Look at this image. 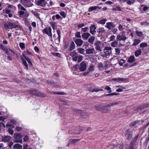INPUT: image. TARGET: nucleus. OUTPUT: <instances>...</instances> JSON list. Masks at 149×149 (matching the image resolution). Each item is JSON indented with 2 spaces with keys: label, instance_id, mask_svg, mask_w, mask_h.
<instances>
[{
  "label": "nucleus",
  "instance_id": "f257e3e1",
  "mask_svg": "<svg viewBox=\"0 0 149 149\" xmlns=\"http://www.w3.org/2000/svg\"><path fill=\"white\" fill-rule=\"evenodd\" d=\"M94 45L96 50L100 52L102 50L104 45V43L102 42L97 41L95 43Z\"/></svg>",
  "mask_w": 149,
  "mask_h": 149
},
{
  "label": "nucleus",
  "instance_id": "f03ea898",
  "mask_svg": "<svg viewBox=\"0 0 149 149\" xmlns=\"http://www.w3.org/2000/svg\"><path fill=\"white\" fill-rule=\"evenodd\" d=\"M14 138L15 140L16 143H21L22 139H20L22 137V135L21 134L15 133L14 135Z\"/></svg>",
  "mask_w": 149,
  "mask_h": 149
},
{
  "label": "nucleus",
  "instance_id": "7ed1b4c3",
  "mask_svg": "<svg viewBox=\"0 0 149 149\" xmlns=\"http://www.w3.org/2000/svg\"><path fill=\"white\" fill-rule=\"evenodd\" d=\"M125 32L123 31L122 33V35H118L116 37V40L118 41H120L121 40L125 41L127 39V37L125 36Z\"/></svg>",
  "mask_w": 149,
  "mask_h": 149
},
{
  "label": "nucleus",
  "instance_id": "20e7f679",
  "mask_svg": "<svg viewBox=\"0 0 149 149\" xmlns=\"http://www.w3.org/2000/svg\"><path fill=\"white\" fill-rule=\"evenodd\" d=\"M43 32L47 34L49 36L52 37V29L50 27L46 28L44 29Z\"/></svg>",
  "mask_w": 149,
  "mask_h": 149
},
{
  "label": "nucleus",
  "instance_id": "39448f33",
  "mask_svg": "<svg viewBox=\"0 0 149 149\" xmlns=\"http://www.w3.org/2000/svg\"><path fill=\"white\" fill-rule=\"evenodd\" d=\"M125 136L128 140H130L132 137V132L130 130L128 129L126 132Z\"/></svg>",
  "mask_w": 149,
  "mask_h": 149
},
{
  "label": "nucleus",
  "instance_id": "423d86ee",
  "mask_svg": "<svg viewBox=\"0 0 149 149\" xmlns=\"http://www.w3.org/2000/svg\"><path fill=\"white\" fill-rule=\"evenodd\" d=\"M86 65L84 62L83 61L80 63L79 66V69L81 71H85L86 70Z\"/></svg>",
  "mask_w": 149,
  "mask_h": 149
},
{
  "label": "nucleus",
  "instance_id": "0eeeda50",
  "mask_svg": "<svg viewBox=\"0 0 149 149\" xmlns=\"http://www.w3.org/2000/svg\"><path fill=\"white\" fill-rule=\"evenodd\" d=\"M86 53L87 54H95L96 51L94 48H88L86 50Z\"/></svg>",
  "mask_w": 149,
  "mask_h": 149
},
{
  "label": "nucleus",
  "instance_id": "6e6552de",
  "mask_svg": "<svg viewBox=\"0 0 149 149\" xmlns=\"http://www.w3.org/2000/svg\"><path fill=\"white\" fill-rule=\"evenodd\" d=\"M76 113L78 114V115H80L82 116H85V115H87V113H85L84 111H82L80 110L77 109H74L73 110Z\"/></svg>",
  "mask_w": 149,
  "mask_h": 149
},
{
  "label": "nucleus",
  "instance_id": "1a4fd4ad",
  "mask_svg": "<svg viewBox=\"0 0 149 149\" xmlns=\"http://www.w3.org/2000/svg\"><path fill=\"white\" fill-rule=\"evenodd\" d=\"M83 58V57L81 55H77L73 58V60L75 61H77L78 63L81 62Z\"/></svg>",
  "mask_w": 149,
  "mask_h": 149
},
{
  "label": "nucleus",
  "instance_id": "9d476101",
  "mask_svg": "<svg viewBox=\"0 0 149 149\" xmlns=\"http://www.w3.org/2000/svg\"><path fill=\"white\" fill-rule=\"evenodd\" d=\"M90 32L93 35H94L96 32L95 30L96 29L95 25H91L90 27Z\"/></svg>",
  "mask_w": 149,
  "mask_h": 149
},
{
  "label": "nucleus",
  "instance_id": "9b49d317",
  "mask_svg": "<svg viewBox=\"0 0 149 149\" xmlns=\"http://www.w3.org/2000/svg\"><path fill=\"white\" fill-rule=\"evenodd\" d=\"M45 0H38L37 1L36 4L38 6L45 7L46 6Z\"/></svg>",
  "mask_w": 149,
  "mask_h": 149
},
{
  "label": "nucleus",
  "instance_id": "f8f14e48",
  "mask_svg": "<svg viewBox=\"0 0 149 149\" xmlns=\"http://www.w3.org/2000/svg\"><path fill=\"white\" fill-rule=\"evenodd\" d=\"M106 27L109 30L113 29L115 27L114 25L112 22H107L106 23Z\"/></svg>",
  "mask_w": 149,
  "mask_h": 149
},
{
  "label": "nucleus",
  "instance_id": "ddd939ff",
  "mask_svg": "<svg viewBox=\"0 0 149 149\" xmlns=\"http://www.w3.org/2000/svg\"><path fill=\"white\" fill-rule=\"evenodd\" d=\"M95 109L97 111H100L102 112L104 111V106H102L99 105L97 106H95L94 107Z\"/></svg>",
  "mask_w": 149,
  "mask_h": 149
},
{
  "label": "nucleus",
  "instance_id": "4468645a",
  "mask_svg": "<svg viewBox=\"0 0 149 149\" xmlns=\"http://www.w3.org/2000/svg\"><path fill=\"white\" fill-rule=\"evenodd\" d=\"M76 44L78 46H80L83 44V41L81 39H76L75 41Z\"/></svg>",
  "mask_w": 149,
  "mask_h": 149
},
{
  "label": "nucleus",
  "instance_id": "2eb2a0df",
  "mask_svg": "<svg viewBox=\"0 0 149 149\" xmlns=\"http://www.w3.org/2000/svg\"><path fill=\"white\" fill-rule=\"evenodd\" d=\"M11 138L9 136H6L3 137L2 140L4 142H8L11 140Z\"/></svg>",
  "mask_w": 149,
  "mask_h": 149
},
{
  "label": "nucleus",
  "instance_id": "dca6fc26",
  "mask_svg": "<svg viewBox=\"0 0 149 149\" xmlns=\"http://www.w3.org/2000/svg\"><path fill=\"white\" fill-rule=\"evenodd\" d=\"M95 39V38L93 36H91L88 40V42L91 45H93Z\"/></svg>",
  "mask_w": 149,
  "mask_h": 149
},
{
  "label": "nucleus",
  "instance_id": "f3484780",
  "mask_svg": "<svg viewBox=\"0 0 149 149\" xmlns=\"http://www.w3.org/2000/svg\"><path fill=\"white\" fill-rule=\"evenodd\" d=\"M91 35V34L88 33H84L82 35V36L83 38L85 40L88 39L89 37Z\"/></svg>",
  "mask_w": 149,
  "mask_h": 149
},
{
  "label": "nucleus",
  "instance_id": "a211bd4d",
  "mask_svg": "<svg viewBox=\"0 0 149 149\" xmlns=\"http://www.w3.org/2000/svg\"><path fill=\"white\" fill-rule=\"evenodd\" d=\"M88 91L91 92H97L98 91H102V89H99L97 88H90L88 89Z\"/></svg>",
  "mask_w": 149,
  "mask_h": 149
},
{
  "label": "nucleus",
  "instance_id": "6ab92c4d",
  "mask_svg": "<svg viewBox=\"0 0 149 149\" xmlns=\"http://www.w3.org/2000/svg\"><path fill=\"white\" fill-rule=\"evenodd\" d=\"M126 79L125 78H113L112 79V80L113 81H116L117 82L119 81H124Z\"/></svg>",
  "mask_w": 149,
  "mask_h": 149
},
{
  "label": "nucleus",
  "instance_id": "aec40b11",
  "mask_svg": "<svg viewBox=\"0 0 149 149\" xmlns=\"http://www.w3.org/2000/svg\"><path fill=\"white\" fill-rule=\"evenodd\" d=\"M75 45L74 42L73 41H72L70 46L69 50V51H71L75 47Z\"/></svg>",
  "mask_w": 149,
  "mask_h": 149
},
{
  "label": "nucleus",
  "instance_id": "412c9836",
  "mask_svg": "<svg viewBox=\"0 0 149 149\" xmlns=\"http://www.w3.org/2000/svg\"><path fill=\"white\" fill-rule=\"evenodd\" d=\"M22 56L26 59V60L28 61L29 64H30V65H32V64L31 61L30 59L26 57V56L24 55V54H22Z\"/></svg>",
  "mask_w": 149,
  "mask_h": 149
},
{
  "label": "nucleus",
  "instance_id": "4be33fe9",
  "mask_svg": "<svg viewBox=\"0 0 149 149\" xmlns=\"http://www.w3.org/2000/svg\"><path fill=\"white\" fill-rule=\"evenodd\" d=\"M77 50L79 53L83 54H85L84 52L85 50L84 49L82 48H78Z\"/></svg>",
  "mask_w": 149,
  "mask_h": 149
},
{
  "label": "nucleus",
  "instance_id": "5701e85b",
  "mask_svg": "<svg viewBox=\"0 0 149 149\" xmlns=\"http://www.w3.org/2000/svg\"><path fill=\"white\" fill-rule=\"evenodd\" d=\"M118 41L115 40L114 42L111 43V45L112 47H117L118 45Z\"/></svg>",
  "mask_w": 149,
  "mask_h": 149
},
{
  "label": "nucleus",
  "instance_id": "b1692460",
  "mask_svg": "<svg viewBox=\"0 0 149 149\" xmlns=\"http://www.w3.org/2000/svg\"><path fill=\"white\" fill-rule=\"evenodd\" d=\"M22 145L18 143L15 144L13 146V148L18 149H21L22 148Z\"/></svg>",
  "mask_w": 149,
  "mask_h": 149
},
{
  "label": "nucleus",
  "instance_id": "393cba45",
  "mask_svg": "<svg viewBox=\"0 0 149 149\" xmlns=\"http://www.w3.org/2000/svg\"><path fill=\"white\" fill-rule=\"evenodd\" d=\"M135 61L134 57V56H130L128 58L127 61L129 63H132Z\"/></svg>",
  "mask_w": 149,
  "mask_h": 149
},
{
  "label": "nucleus",
  "instance_id": "a878e982",
  "mask_svg": "<svg viewBox=\"0 0 149 149\" xmlns=\"http://www.w3.org/2000/svg\"><path fill=\"white\" fill-rule=\"evenodd\" d=\"M105 32L104 28L103 27L100 28L98 29L97 32L99 34H102V33H104Z\"/></svg>",
  "mask_w": 149,
  "mask_h": 149
},
{
  "label": "nucleus",
  "instance_id": "bb28decb",
  "mask_svg": "<svg viewBox=\"0 0 149 149\" xmlns=\"http://www.w3.org/2000/svg\"><path fill=\"white\" fill-rule=\"evenodd\" d=\"M141 42V41L139 39H135L134 40V42L133 45L134 46H136L139 44Z\"/></svg>",
  "mask_w": 149,
  "mask_h": 149
},
{
  "label": "nucleus",
  "instance_id": "cd10ccee",
  "mask_svg": "<svg viewBox=\"0 0 149 149\" xmlns=\"http://www.w3.org/2000/svg\"><path fill=\"white\" fill-rule=\"evenodd\" d=\"M141 51L140 49L136 50L135 52V55L136 57L139 56L141 54Z\"/></svg>",
  "mask_w": 149,
  "mask_h": 149
},
{
  "label": "nucleus",
  "instance_id": "c85d7f7f",
  "mask_svg": "<svg viewBox=\"0 0 149 149\" xmlns=\"http://www.w3.org/2000/svg\"><path fill=\"white\" fill-rule=\"evenodd\" d=\"M21 60L22 61L23 64H24V65L25 66L26 68V69L28 70V65L27 64V63L26 62L24 59L23 58H21Z\"/></svg>",
  "mask_w": 149,
  "mask_h": 149
},
{
  "label": "nucleus",
  "instance_id": "c756f323",
  "mask_svg": "<svg viewBox=\"0 0 149 149\" xmlns=\"http://www.w3.org/2000/svg\"><path fill=\"white\" fill-rule=\"evenodd\" d=\"M115 54L118 55L120 54V49L118 48H115Z\"/></svg>",
  "mask_w": 149,
  "mask_h": 149
},
{
  "label": "nucleus",
  "instance_id": "7c9ffc66",
  "mask_svg": "<svg viewBox=\"0 0 149 149\" xmlns=\"http://www.w3.org/2000/svg\"><path fill=\"white\" fill-rule=\"evenodd\" d=\"M52 94H57L58 95H64L66 93L64 92H52L51 93Z\"/></svg>",
  "mask_w": 149,
  "mask_h": 149
},
{
  "label": "nucleus",
  "instance_id": "2f4dec72",
  "mask_svg": "<svg viewBox=\"0 0 149 149\" xmlns=\"http://www.w3.org/2000/svg\"><path fill=\"white\" fill-rule=\"evenodd\" d=\"M18 7L19 9L20 10H23L24 11L26 10V9L24 7L22 6V5L20 4H19L18 5Z\"/></svg>",
  "mask_w": 149,
  "mask_h": 149
},
{
  "label": "nucleus",
  "instance_id": "473e14b6",
  "mask_svg": "<svg viewBox=\"0 0 149 149\" xmlns=\"http://www.w3.org/2000/svg\"><path fill=\"white\" fill-rule=\"evenodd\" d=\"M111 54V51H106L105 52V54L107 58Z\"/></svg>",
  "mask_w": 149,
  "mask_h": 149
},
{
  "label": "nucleus",
  "instance_id": "72a5a7b5",
  "mask_svg": "<svg viewBox=\"0 0 149 149\" xmlns=\"http://www.w3.org/2000/svg\"><path fill=\"white\" fill-rule=\"evenodd\" d=\"M70 54L71 56L73 57L75 55H77V53L75 50H74L71 52L70 53Z\"/></svg>",
  "mask_w": 149,
  "mask_h": 149
},
{
  "label": "nucleus",
  "instance_id": "f704fd0d",
  "mask_svg": "<svg viewBox=\"0 0 149 149\" xmlns=\"http://www.w3.org/2000/svg\"><path fill=\"white\" fill-rule=\"evenodd\" d=\"M31 12L36 17H39V15L37 12L34 11L33 10H32Z\"/></svg>",
  "mask_w": 149,
  "mask_h": 149
},
{
  "label": "nucleus",
  "instance_id": "c9c22d12",
  "mask_svg": "<svg viewBox=\"0 0 149 149\" xmlns=\"http://www.w3.org/2000/svg\"><path fill=\"white\" fill-rule=\"evenodd\" d=\"M148 45L146 43L143 42L141 43L140 45V47L141 48H143L147 47Z\"/></svg>",
  "mask_w": 149,
  "mask_h": 149
},
{
  "label": "nucleus",
  "instance_id": "e433bc0d",
  "mask_svg": "<svg viewBox=\"0 0 149 149\" xmlns=\"http://www.w3.org/2000/svg\"><path fill=\"white\" fill-rule=\"evenodd\" d=\"M111 103L112 106L116 105L118 104H121L122 103V102L121 101H116L115 102H112Z\"/></svg>",
  "mask_w": 149,
  "mask_h": 149
},
{
  "label": "nucleus",
  "instance_id": "4c0bfd02",
  "mask_svg": "<svg viewBox=\"0 0 149 149\" xmlns=\"http://www.w3.org/2000/svg\"><path fill=\"white\" fill-rule=\"evenodd\" d=\"M57 34L58 35V41L59 42L60 41V38H61V32L59 30H57Z\"/></svg>",
  "mask_w": 149,
  "mask_h": 149
},
{
  "label": "nucleus",
  "instance_id": "58836bf2",
  "mask_svg": "<svg viewBox=\"0 0 149 149\" xmlns=\"http://www.w3.org/2000/svg\"><path fill=\"white\" fill-rule=\"evenodd\" d=\"M94 69V66L93 65H90L88 69V71L89 72L92 70H93Z\"/></svg>",
  "mask_w": 149,
  "mask_h": 149
},
{
  "label": "nucleus",
  "instance_id": "ea45409f",
  "mask_svg": "<svg viewBox=\"0 0 149 149\" xmlns=\"http://www.w3.org/2000/svg\"><path fill=\"white\" fill-rule=\"evenodd\" d=\"M112 48L110 47H105L104 49V51L105 50H107L108 51H111V50H112Z\"/></svg>",
  "mask_w": 149,
  "mask_h": 149
},
{
  "label": "nucleus",
  "instance_id": "a19ab883",
  "mask_svg": "<svg viewBox=\"0 0 149 149\" xmlns=\"http://www.w3.org/2000/svg\"><path fill=\"white\" fill-rule=\"evenodd\" d=\"M119 145L117 144H111L109 146V147L111 148H113L114 147H116Z\"/></svg>",
  "mask_w": 149,
  "mask_h": 149
},
{
  "label": "nucleus",
  "instance_id": "79ce46f5",
  "mask_svg": "<svg viewBox=\"0 0 149 149\" xmlns=\"http://www.w3.org/2000/svg\"><path fill=\"white\" fill-rule=\"evenodd\" d=\"M96 9V6L91 7L89 8V11H92L93 10H95Z\"/></svg>",
  "mask_w": 149,
  "mask_h": 149
},
{
  "label": "nucleus",
  "instance_id": "37998d69",
  "mask_svg": "<svg viewBox=\"0 0 149 149\" xmlns=\"http://www.w3.org/2000/svg\"><path fill=\"white\" fill-rule=\"evenodd\" d=\"M138 135H137L132 140L131 142L132 143H134V142H136L137 140V139L138 137Z\"/></svg>",
  "mask_w": 149,
  "mask_h": 149
},
{
  "label": "nucleus",
  "instance_id": "c03bdc74",
  "mask_svg": "<svg viewBox=\"0 0 149 149\" xmlns=\"http://www.w3.org/2000/svg\"><path fill=\"white\" fill-rule=\"evenodd\" d=\"M60 15L62 16L64 18H65L66 15L65 13L63 11L61 12L60 13Z\"/></svg>",
  "mask_w": 149,
  "mask_h": 149
},
{
  "label": "nucleus",
  "instance_id": "a18cd8bd",
  "mask_svg": "<svg viewBox=\"0 0 149 149\" xmlns=\"http://www.w3.org/2000/svg\"><path fill=\"white\" fill-rule=\"evenodd\" d=\"M115 36L113 35H112L111 36L110 38V41H113L115 39Z\"/></svg>",
  "mask_w": 149,
  "mask_h": 149
},
{
  "label": "nucleus",
  "instance_id": "49530a36",
  "mask_svg": "<svg viewBox=\"0 0 149 149\" xmlns=\"http://www.w3.org/2000/svg\"><path fill=\"white\" fill-rule=\"evenodd\" d=\"M136 33L139 36L141 37L142 35V33L141 31H136Z\"/></svg>",
  "mask_w": 149,
  "mask_h": 149
},
{
  "label": "nucleus",
  "instance_id": "de8ad7c7",
  "mask_svg": "<svg viewBox=\"0 0 149 149\" xmlns=\"http://www.w3.org/2000/svg\"><path fill=\"white\" fill-rule=\"evenodd\" d=\"M134 2L135 0H132V1H131L130 0H129L127 2V3L128 4L130 5L132 4H133V3H134Z\"/></svg>",
  "mask_w": 149,
  "mask_h": 149
},
{
  "label": "nucleus",
  "instance_id": "09e8293b",
  "mask_svg": "<svg viewBox=\"0 0 149 149\" xmlns=\"http://www.w3.org/2000/svg\"><path fill=\"white\" fill-rule=\"evenodd\" d=\"M106 88L109 91V93H110L112 91L111 90V88L109 86H106Z\"/></svg>",
  "mask_w": 149,
  "mask_h": 149
},
{
  "label": "nucleus",
  "instance_id": "8fccbe9b",
  "mask_svg": "<svg viewBox=\"0 0 149 149\" xmlns=\"http://www.w3.org/2000/svg\"><path fill=\"white\" fill-rule=\"evenodd\" d=\"M19 46L22 49H24L25 47L24 44L23 43H20L19 44Z\"/></svg>",
  "mask_w": 149,
  "mask_h": 149
},
{
  "label": "nucleus",
  "instance_id": "3c124183",
  "mask_svg": "<svg viewBox=\"0 0 149 149\" xmlns=\"http://www.w3.org/2000/svg\"><path fill=\"white\" fill-rule=\"evenodd\" d=\"M125 62V60L123 59H121L120 60L119 64L120 65H122Z\"/></svg>",
  "mask_w": 149,
  "mask_h": 149
},
{
  "label": "nucleus",
  "instance_id": "603ef678",
  "mask_svg": "<svg viewBox=\"0 0 149 149\" xmlns=\"http://www.w3.org/2000/svg\"><path fill=\"white\" fill-rule=\"evenodd\" d=\"M75 36L77 38H80L81 36L80 35V32H77L75 33Z\"/></svg>",
  "mask_w": 149,
  "mask_h": 149
},
{
  "label": "nucleus",
  "instance_id": "864d4df0",
  "mask_svg": "<svg viewBox=\"0 0 149 149\" xmlns=\"http://www.w3.org/2000/svg\"><path fill=\"white\" fill-rule=\"evenodd\" d=\"M47 82L48 84H52L53 85H54V84H56V83H55L52 81L51 80H47Z\"/></svg>",
  "mask_w": 149,
  "mask_h": 149
},
{
  "label": "nucleus",
  "instance_id": "5fc2aeb1",
  "mask_svg": "<svg viewBox=\"0 0 149 149\" xmlns=\"http://www.w3.org/2000/svg\"><path fill=\"white\" fill-rule=\"evenodd\" d=\"M24 141L26 142L29 140V137L27 136H26L23 139Z\"/></svg>",
  "mask_w": 149,
  "mask_h": 149
},
{
  "label": "nucleus",
  "instance_id": "6e6d98bb",
  "mask_svg": "<svg viewBox=\"0 0 149 149\" xmlns=\"http://www.w3.org/2000/svg\"><path fill=\"white\" fill-rule=\"evenodd\" d=\"M79 140L80 139H73L71 140V142L72 143H74Z\"/></svg>",
  "mask_w": 149,
  "mask_h": 149
},
{
  "label": "nucleus",
  "instance_id": "4d7b16f0",
  "mask_svg": "<svg viewBox=\"0 0 149 149\" xmlns=\"http://www.w3.org/2000/svg\"><path fill=\"white\" fill-rule=\"evenodd\" d=\"M142 109H141V106H140L138 108H136L134 109V111H139L141 110Z\"/></svg>",
  "mask_w": 149,
  "mask_h": 149
},
{
  "label": "nucleus",
  "instance_id": "13d9d810",
  "mask_svg": "<svg viewBox=\"0 0 149 149\" xmlns=\"http://www.w3.org/2000/svg\"><path fill=\"white\" fill-rule=\"evenodd\" d=\"M106 21L107 20L106 19H102L100 21V23L101 24H104Z\"/></svg>",
  "mask_w": 149,
  "mask_h": 149
},
{
  "label": "nucleus",
  "instance_id": "bf43d9fd",
  "mask_svg": "<svg viewBox=\"0 0 149 149\" xmlns=\"http://www.w3.org/2000/svg\"><path fill=\"white\" fill-rule=\"evenodd\" d=\"M110 111V110L109 109L106 108H105V109H104V111H102V112L103 113H105L108 112L109 111Z\"/></svg>",
  "mask_w": 149,
  "mask_h": 149
},
{
  "label": "nucleus",
  "instance_id": "052dcab7",
  "mask_svg": "<svg viewBox=\"0 0 149 149\" xmlns=\"http://www.w3.org/2000/svg\"><path fill=\"white\" fill-rule=\"evenodd\" d=\"M52 54L53 55L55 56H57V57H60V56H61V54L58 53H52Z\"/></svg>",
  "mask_w": 149,
  "mask_h": 149
},
{
  "label": "nucleus",
  "instance_id": "680f3d73",
  "mask_svg": "<svg viewBox=\"0 0 149 149\" xmlns=\"http://www.w3.org/2000/svg\"><path fill=\"white\" fill-rule=\"evenodd\" d=\"M8 131L9 133L11 134L12 135L13 133V130L11 129H8Z\"/></svg>",
  "mask_w": 149,
  "mask_h": 149
},
{
  "label": "nucleus",
  "instance_id": "e2e57ef3",
  "mask_svg": "<svg viewBox=\"0 0 149 149\" xmlns=\"http://www.w3.org/2000/svg\"><path fill=\"white\" fill-rule=\"evenodd\" d=\"M18 13L20 15H22L24 14V12L22 11H19L18 12Z\"/></svg>",
  "mask_w": 149,
  "mask_h": 149
},
{
  "label": "nucleus",
  "instance_id": "0e129e2a",
  "mask_svg": "<svg viewBox=\"0 0 149 149\" xmlns=\"http://www.w3.org/2000/svg\"><path fill=\"white\" fill-rule=\"evenodd\" d=\"M84 23L80 24L78 25L77 27L78 28H81L83 26H84Z\"/></svg>",
  "mask_w": 149,
  "mask_h": 149
},
{
  "label": "nucleus",
  "instance_id": "69168bd1",
  "mask_svg": "<svg viewBox=\"0 0 149 149\" xmlns=\"http://www.w3.org/2000/svg\"><path fill=\"white\" fill-rule=\"evenodd\" d=\"M118 29L119 31H121L123 30V26L121 24H120L118 26Z\"/></svg>",
  "mask_w": 149,
  "mask_h": 149
},
{
  "label": "nucleus",
  "instance_id": "338daca9",
  "mask_svg": "<svg viewBox=\"0 0 149 149\" xmlns=\"http://www.w3.org/2000/svg\"><path fill=\"white\" fill-rule=\"evenodd\" d=\"M104 106V108L111 107L112 106L111 103H109V104H108Z\"/></svg>",
  "mask_w": 149,
  "mask_h": 149
},
{
  "label": "nucleus",
  "instance_id": "774afa93",
  "mask_svg": "<svg viewBox=\"0 0 149 149\" xmlns=\"http://www.w3.org/2000/svg\"><path fill=\"white\" fill-rule=\"evenodd\" d=\"M13 142L11 141L8 143V146L11 149L12 148V146L13 145Z\"/></svg>",
  "mask_w": 149,
  "mask_h": 149
}]
</instances>
